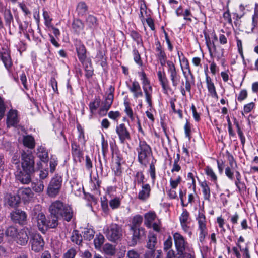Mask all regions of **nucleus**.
Returning <instances> with one entry per match:
<instances>
[{"label":"nucleus","mask_w":258,"mask_h":258,"mask_svg":"<svg viewBox=\"0 0 258 258\" xmlns=\"http://www.w3.org/2000/svg\"><path fill=\"white\" fill-rule=\"evenodd\" d=\"M21 167L18 166L15 172L17 180L22 184H28L35 171L34 157L31 152L23 151L21 153Z\"/></svg>","instance_id":"f257e3e1"},{"label":"nucleus","mask_w":258,"mask_h":258,"mask_svg":"<svg viewBox=\"0 0 258 258\" xmlns=\"http://www.w3.org/2000/svg\"><path fill=\"white\" fill-rule=\"evenodd\" d=\"M173 237L177 258H195L194 248L184 236L178 232H175L173 234Z\"/></svg>","instance_id":"f03ea898"},{"label":"nucleus","mask_w":258,"mask_h":258,"mask_svg":"<svg viewBox=\"0 0 258 258\" xmlns=\"http://www.w3.org/2000/svg\"><path fill=\"white\" fill-rule=\"evenodd\" d=\"M49 210L51 214L68 222L70 221L73 217V212L72 208L60 200L52 202L49 206Z\"/></svg>","instance_id":"7ed1b4c3"},{"label":"nucleus","mask_w":258,"mask_h":258,"mask_svg":"<svg viewBox=\"0 0 258 258\" xmlns=\"http://www.w3.org/2000/svg\"><path fill=\"white\" fill-rule=\"evenodd\" d=\"M136 151L138 162L142 166L146 167L150 163V158L154 157L151 147L145 140H139Z\"/></svg>","instance_id":"20e7f679"},{"label":"nucleus","mask_w":258,"mask_h":258,"mask_svg":"<svg viewBox=\"0 0 258 258\" xmlns=\"http://www.w3.org/2000/svg\"><path fill=\"white\" fill-rule=\"evenodd\" d=\"M139 76L140 77V80L142 84V88L145 95V100L150 108V110H151L153 107L152 103V94H153V88L151 85L150 81L147 77L145 72L144 71L139 72L138 73Z\"/></svg>","instance_id":"39448f33"},{"label":"nucleus","mask_w":258,"mask_h":258,"mask_svg":"<svg viewBox=\"0 0 258 258\" xmlns=\"http://www.w3.org/2000/svg\"><path fill=\"white\" fill-rule=\"evenodd\" d=\"M144 225L148 229L152 228L156 232L161 231L162 222L154 211H149L144 215Z\"/></svg>","instance_id":"423d86ee"},{"label":"nucleus","mask_w":258,"mask_h":258,"mask_svg":"<svg viewBox=\"0 0 258 258\" xmlns=\"http://www.w3.org/2000/svg\"><path fill=\"white\" fill-rule=\"evenodd\" d=\"M40 206H35L31 212V216L33 219H35L39 231L43 233H45L47 230V219L45 214L41 212Z\"/></svg>","instance_id":"0eeeda50"},{"label":"nucleus","mask_w":258,"mask_h":258,"mask_svg":"<svg viewBox=\"0 0 258 258\" xmlns=\"http://www.w3.org/2000/svg\"><path fill=\"white\" fill-rule=\"evenodd\" d=\"M105 234L109 241L118 243L122 239V229L120 225L112 223L107 227Z\"/></svg>","instance_id":"6e6552de"},{"label":"nucleus","mask_w":258,"mask_h":258,"mask_svg":"<svg viewBox=\"0 0 258 258\" xmlns=\"http://www.w3.org/2000/svg\"><path fill=\"white\" fill-rule=\"evenodd\" d=\"M62 182V177L56 174L51 179L47 189V195L51 198H54L60 192Z\"/></svg>","instance_id":"1a4fd4ad"},{"label":"nucleus","mask_w":258,"mask_h":258,"mask_svg":"<svg viewBox=\"0 0 258 258\" xmlns=\"http://www.w3.org/2000/svg\"><path fill=\"white\" fill-rule=\"evenodd\" d=\"M196 219L198 224V230L200 231L199 241L202 244H203L205 237L208 234V229L206 226L207 222L204 214L199 212Z\"/></svg>","instance_id":"9d476101"},{"label":"nucleus","mask_w":258,"mask_h":258,"mask_svg":"<svg viewBox=\"0 0 258 258\" xmlns=\"http://www.w3.org/2000/svg\"><path fill=\"white\" fill-rule=\"evenodd\" d=\"M129 232L131 236L128 239V244L134 246L145 236V229L144 228H130Z\"/></svg>","instance_id":"9b49d317"},{"label":"nucleus","mask_w":258,"mask_h":258,"mask_svg":"<svg viewBox=\"0 0 258 258\" xmlns=\"http://www.w3.org/2000/svg\"><path fill=\"white\" fill-rule=\"evenodd\" d=\"M167 72L169 75L172 86L176 88L180 82L181 77L178 70L176 69L174 63L171 60L167 61Z\"/></svg>","instance_id":"f8f14e48"},{"label":"nucleus","mask_w":258,"mask_h":258,"mask_svg":"<svg viewBox=\"0 0 258 258\" xmlns=\"http://www.w3.org/2000/svg\"><path fill=\"white\" fill-rule=\"evenodd\" d=\"M74 45L78 59L82 64H84L89 58L87 57L86 48L80 40H76Z\"/></svg>","instance_id":"ddd939ff"},{"label":"nucleus","mask_w":258,"mask_h":258,"mask_svg":"<svg viewBox=\"0 0 258 258\" xmlns=\"http://www.w3.org/2000/svg\"><path fill=\"white\" fill-rule=\"evenodd\" d=\"M30 243L31 249L35 252H39L43 250L44 246V241L39 234H34L31 237Z\"/></svg>","instance_id":"4468645a"},{"label":"nucleus","mask_w":258,"mask_h":258,"mask_svg":"<svg viewBox=\"0 0 258 258\" xmlns=\"http://www.w3.org/2000/svg\"><path fill=\"white\" fill-rule=\"evenodd\" d=\"M115 131L121 144H124L126 141L131 140L130 133L124 123L117 125Z\"/></svg>","instance_id":"2eb2a0df"},{"label":"nucleus","mask_w":258,"mask_h":258,"mask_svg":"<svg viewBox=\"0 0 258 258\" xmlns=\"http://www.w3.org/2000/svg\"><path fill=\"white\" fill-rule=\"evenodd\" d=\"M11 218L15 223H18L21 225H24L27 223V214L24 212L19 209L11 213Z\"/></svg>","instance_id":"dca6fc26"},{"label":"nucleus","mask_w":258,"mask_h":258,"mask_svg":"<svg viewBox=\"0 0 258 258\" xmlns=\"http://www.w3.org/2000/svg\"><path fill=\"white\" fill-rule=\"evenodd\" d=\"M227 153L230 166L225 168V173L229 179L233 180L234 179V170L235 167H237V165L233 156L228 152Z\"/></svg>","instance_id":"f3484780"},{"label":"nucleus","mask_w":258,"mask_h":258,"mask_svg":"<svg viewBox=\"0 0 258 258\" xmlns=\"http://www.w3.org/2000/svg\"><path fill=\"white\" fill-rule=\"evenodd\" d=\"M29 234L30 231L28 228H23L19 231L15 240L20 245H26L29 239Z\"/></svg>","instance_id":"a211bd4d"},{"label":"nucleus","mask_w":258,"mask_h":258,"mask_svg":"<svg viewBox=\"0 0 258 258\" xmlns=\"http://www.w3.org/2000/svg\"><path fill=\"white\" fill-rule=\"evenodd\" d=\"M0 57L4 64L5 68L9 73H12V66L13 65L10 51L6 49H3L0 52Z\"/></svg>","instance_id":"6ab92c4d"},{"label":"nucleus","mask_w":258,"mask_h":258,"mask_svg":"<svg viewBox=\"0 0 258 258\" xmlns=\"http://www.w3.org/2000/svg\"><path fill=\"white\" fill-rule=\"evenodd\" d=\"M157 76L163 93L164 94H168V91H171V89L169 86V81L166 76L165 72H162L161 71H158Z\"/></svg>","instance_id":"aec40b11"},{"label":"nucleus","mask_w":258,"mask_h":258,"mask_svg":"<svg viewBox=\"0 0 258 258\" xmlns=\"http://www.w3.org/2000/svg\"><path fill=\"white\" fill-rule=\"evenodd\" d=\"M126 84L130 91L133 94L134 98H138L143 96L141 86L137 80L133 81L131 85L128 84L127 82Z\"/></svg>","instance_id":"412c9836"},{"label":"nucleus","mask_w":258,"mask_h":258,"mask_svg":"<svg viewBox=\"0 0 258 258\" xmlns=\"http://www.w3.org/2000/svg\"><path fill=\"white\" fill-rule=\"evenodd\" d=\"M18 123L17 111L10 110L7 116L6 123L7 127H16Z\"/></svg>","instance_id":"4be33fe9"},{"label":"nucleus","mask_w":258,"mask_h":258,"mask_svg":"<svg viewBox=\"0 0 258 258\" xmlns=\"http://www.w3.org/2000/svg\"><path fill=\"white\" fill-rule=\"evenodd\" d=\"M151 191V187L149 184H142L141 189L138 194V199L143 202L147 201L150 197Z\"/></svg>","instance_id":"5701e85b"},{"label":"nucleus","mask_w":258,"mask_h":258,"mask_svg":"<svg viewBox=\"0 0 258 258\" xmlns=\"http://www.w3.org/2000/svg\"><path fill=\"white\" fill-rule=\"evenodd\" d=\"M207 71L208 67H207L206 70H205V72L206 76V83L208 92L213 98H218V96L216 92V87L212 79L208 75L207 72Z\"/></svg>","instance_id":"b1692460"},{"label":"nucleus","mask_w":258,"mask_h":258,"mask_svg":"<svg viewBox=\"0 0 258 258\" xmlns=\"http://www.w3.org/2000/svg\"><path fill=\"white\" fill-rule=\"evenodd\" d=\"M72 155L75 160L81 162L83 158V151L77 143L73 142L71 143Z\"/></svg>","instance_id":"393cba45"},{"label":"nucleus","mask_w":258,"mask_h":258,"mask_svg":"<svg viewBox=\"0 0 258 258\" xmlns=\"http://www.w3.org/2000/svg\"><path fill=\"white\" fill-rule=\"evenodd\" d=\"M236 179L234 184L237 188V191L240 194H244L246 190L245 183L242 181V176L238 171H235Z\"/></svg>","instance_id":"a878e982"},{"label":"nucleus","mask_w":258,"mask_h":258,"mask_svg":"<svg viewBox=\"0 0 258 258\" xmlns=\"http://www.w3.org/2000/svg\"><path fill=\"white\" fill-rule=\"evenodd\" d=\"M17 194L20 199H22L24 202L30 201L33 196V193L29 187L19 189Z\"/></svg>","instance_id":"bb28decb"},{"label":"nucleus","mask_w":258,"mask_h":258,"mask_svg":"<svg viewBox=\"0 0 258 258\" xmlns=\"http://www.w3.org/2000/svg\"><path fill=\"white\" fill-rule=\"evenodd\" d=\"M86 24L87 28L94 31L98 27L99 22L96 17L93 15L89 14L85 19Z\"/></svg>","instance_id":"cd10ccee"},{"label":"nucleus","mask_w":258,"mask_h":258,"mask_svg":"<svg viewBox=\"0 0 258 258\" xmlns=\"http://www.w3.org/2000/svg\"><path fill=\"white\" fill-rule=\"evenodd\" d=\"M110 149L111 151L112 158H115V163H121L122 160L121 154L118 150V147L112 143H110Z\"/></svg>","instance_id":"c85d7f7f"},{"label":"nucleus","mask_w":258,"mask_h":258,"mask_svg":"<svg viewBox=\"0 0 258 258\" xmlns=\"http://www.w3.org/2000/svg\"><path fill=\"white\" fill-rule=\"evenodd\" d=\"M22 143L24 147L31 150L35 148L36 144L34 138L31 135L23 136Z\"/></svg>","instance_id":"c756f323"},{"label":"nucleus","mask_w":258,"mask_h":258,"mask_svg":"<svg viewBox=\"0 0 258 258\" xmlns=\"http://www.w3.org/2000/svg\"><path fill=\"white\" fill-rule=\"evenodd\" d=\"M72 27L74 33L78 35L84 29V23L79 18L74 19L72 23Z\"/></svg>","instance_id":"7c9ffc66"},{"label":"nucleus","mask_w":258,"mask_h":258,"mask_svg":"<svg viewBox=\"0 0 258 258\" xmlns=\"http://www.w3.org/2000/svg\"><path fill=\"white\" fill-rule=\"evenodd\" d=\"M37 156L40 160L43 162H47L48 161V153L45 147L42 146H39L37 149Z\"/></svg>","instance_id":"2f4dec72"},{"label":"nucleus","mask_w":258,"mask_h":258,"mask_svg":"<svg viewBox=\"0 0 258 258\" xmlns=\"http://www.w3.org/2000/svg\"><path fill=\"white\" fill-rule=\"evenodd\" d=\"M84 68L85 71V76L87 79H89L94 75V69L92 65L91 60L90 58L88 59L87 62L82 64Z\"/></svg>","instance_id":"473e14b6"},{"label":"nucleus","mask_w":258,"mask_h":258,"mask_svg":"<svg viewBox=\"0 0 258 258\" xmlns=\"http://www.w3.org/2000/svg\"><path fill=\"white\" fill-rule=\"evenodd\" d=\"M59 218H60L50 213V215L48 216L47 218V230L50 228H55L58 225V220Z\"/></svg>","instance_id":"72a5a7b5"},{"label":"nucleus","mask_w":258,"mask_h":258,"mask_svg":"<svg viewBox=\"0 0 258 258\" xmlns=\"http://www.w3.org/2000/svg\"><path fill=\"white\" fill-rule=\"evenodd\" d=\"M88 10V7L84 2H80L78 3L76 11L79 17H83L85 16Z\"/></svg>","instance_id":"f704fd0d"},{"label":"nucleus","mask_w":258,"mask_h":258,"mask_svg":"<svg viewBox=\"0 0 258 258\" xmlns=\"http://www.w3.org/2000/svg\"><path fill=\"white\" fill-rule=\"evenodd\" d=\"M204 170L205 174L208 176L210 181L213 182L216 186H218V177L212 168L211 167L207 166L205 168Z\"/></svg>","instance_id":"c9c22d12"},{"label":"nucleus","mask_w":258,"mask_h":258,"mask_svg":"<svg viewBox=\"0 0 258 258\" xmlns=\"http://www.w3.org/2000/svg\"><path fill=\"white\" fill-rule=\"evenodd\" d=\"M143 222V217L140 215H136L134 216L131 223L129 224L130 228H143L141 224Z\"/></svg>","instance_id":"e433bc0d"},{"label":"nucleus","mask_w":258,"mask_h":258,"mask_svg":"<svg viewBox=\"0 0 258 258\" xmlns=\"http://www.w3.org/2000/svg\"><path fill=\"white\" fill-rule=\"evenodd\" d=\"M202 189L204 199L205 200L209 201L211 197V191L206 181H204L200 184Z\"/></svg>","instance_id":"4c0bfd02"},{"label":"nucleus","mask_w":258,"mask_h":258,"mask_svg":"<svg viewBox=\"0 0 258 258\" xmlns=\"http://www.w3.org/2000/svg\"><path fill=\"white\" fill-rule=\"evenodd\" d=\"M20 198L17 195L10 194L8 196L7 203L8 205L12 208L17 207L20 203Z\"/></svg>","instance_id":"58836bf2"},{"label":"nucleus","mask_w":258,"mask_h":258,"mask_svg":"<svg viewBox=\"0 0 258 258\" xmlns=\"http://www.w3.org/2000/svg\"><path fill=\"white\" fill-rule=\"evenodd\" d=\"M4 19L6 26L10 28L11 24L14 22V19L10 9H6L4 11Z\"/></svg>","instance_id":"ea45409f"},{"label":"nucleus","mask_w":258,"mask_h":258,"mask_svg":"<svg viewBox=\"0 0 258 258\" xmlns=\"http://www.w3.org/2000/svg\"><path fill=\"white\" fill-rule=\"evenodd\" d=\"M145 176L142 171H137L134 176L133 184L135 187L136 185H138L144 184L145 182Z\"/></svg>","instance_id":"a19ab883"},{"label":"nucleus","mask_w":258,"mask_h":258,"mask_svg":"<svg viewBox=\"0 0 258 258\" xmlns=\"http://www.w3.org/2000/svg\"><path fill=\"white\" fill-rule=\"evenodd\" d=\"M77 128L78 132V141L80 143L81 145H82L83 146H85L87 140L85 137L84 128L80 124H77Z\"/></svg>","instance_id":"79ce46f5"},{"label":"nucleus","mask_w":258,"mask_h":258,"mask_svg":"<svg viewBox=\"0 0 258 258\" xmlns=\"http://www.w3.org/2000/svg\"><path fill=\"white\" fill-rule=\"evenodd\" d=\"M104 237L102 234H97L94 239V244L95 249L98 250L100 249L102 245L103 244L104 242Z\"/></svg>","instance_id":"37998d69"},{"label":"nucleus","mask_w":258,"mask_h":258,"mask_svg":"<svg viewBox=\"0 0 258 258\" xmlns=\"http://www.w3.org/2000/svg\"><path fill=\"white\" fill-rule=\"evenodd\" d=\"M184 76L185 78V90L188 92L189 93H190L191 92V85L195 84V78L193 74H191V75H189L190 76V79L188 78L187 76L185 75V73L183 71V72Z\"/></svg>","instance_id":"c03bdc74"},{"label":"nucleus","mask_w":258,"mask_h":258,"mask_svg":"<svg viewBox=\"0 0 258 258\" xmlns=\"http://www.w3.org/2000/svg\"><path fill=\"white\" fill-rule=\"evenodd\" d=\"M103 250L104 253L109 256L114 255L116 253L115 247L110 243H106L103 246Z\"/></svg>","instance_id":"a18cd8bd"},{"label":"nucleus","mask_w":258,"mask_h":258,"mask_svg":"<svg viewBox=\"0 0 258 258\" xmlns=\"http://www.w3.org/2000/svg\"><path fill=\"white\" fill-rule=\"evenodd\" d=\"M130 36L137 43V45L143 46L142 35L137 31L132 30L130 32Z\"/></svg>","instance_id":"49530a36"},{"label":"nucleus","mask_w":258,"mask_h":258,"mask_svg":"<svg viewBox=\"0 0 258 258\" xmlns=\"http://www.w3.org/2000/svg\"><path fill=\"white\" fill-rule=\"evenodd\" d=\"M18 232V229L15 227L11 226L6 229L5 233L6 236L15 240Z\"/></svg>","instance_id":"de8ad7c7"},{"label":"nucleus","mask_w":258,"mask_h":258,"mask_svg":"<svg viewBox=\"0 0 258 258\" xmlns=\"http://www.w3.org/2000/svg\"><path fill=\"white\" fill-rule=\"evenodd\" d=\"M100 104V99L99 98H95L93 101L90 102L89 107L91 113L90 118L92 117L93 114L99 107Z\"/></svg>","instance_id":"09e8293b"},{"label":"nucleus","mask_w":258,"mask_h":258,"mask_svg":"<svg viewBox=\"0 0 258 258\" xmlns=\"http://www.w3.org/2000/svg\"><path fill=\"white\" fill-rule=\"evenodd\" d=\"M157 162V160L153 157L152 161L149 163L150 164V168H149V173L152 180V182L154 183L156 179V169H155V164Z\"/></svg>","instance_id":"8fccbe9b"},{"label":"nucleus","mask_w":258,"mask_h":258,"mask_svg":"<svg viewBox=\"0 0 258 258\" xmlns=\"http://www.w3.org/2000/svg\"><path fill=\"white\" fill-rule=\"evenodd\" d=\"M157 243V236L155 234H151L148 236V240L147 248L148 249H155V244Z\"/></svg>","instance_id":"3c124183"},{"label":"nucleus","mask_w":258,"mask_h":258,"mask_svg":"<svg viewBox=\"0 0 258 258\" xmlns=\"http://www.w3.org/2000/svg\"><path fill=\"white\" fill-rule=\"evenodd\" d=\"M71 240L73 243H76L77 245H80L82 242V236L79 233L78 231L74 230L72 233Z\"/></svg>","instance_id":"603ef678"},{"label":"nucleus","mask_w":258,"mask_h":258,"mask_svg":"<svg viewBox=\"0 0 258 258\" xmlns=\"http://www.w3.org/2000/svg\"><path fill=\"white\" fill-rule=\"evenodd\" d=\"M132 53L133 55L134 61L139 66L142 67L143 65V62L141 59V55L139 52V51L136 47H133Z\"/></svg>","instance_id":"864d4df0"},{"label":"nucleus","mask_w":258,"mask_h":258,"mask_svg":"<svg viewBox=\"0 0 258 258\" xmlns=\"http://www.w3.org/2000/svg\"><path fill=\"white\" fill-rule=\"evenodd\" d=\"M258 24V4H255L254 12L252 17V25L251 31H253V29L257 27Z\"/></svg>","instance_id":"5fc2aeb1"},{"label":"nucleus","mask_w":258,"mask_h":258,"mask_svg":"<svg viewBox=\"0 0 258 258\" xmlns=\"http://www.w3.org/2000/svg\"><path fill=\"white\" fill-rule=\"evenodd\" d=\"M31 187L36 192H41L43 190L44 186L43 182L40 180L36 182L32 183Z\"/></svg>","instance_id":"6e6d98bb"},{"label":"nucleus","mask_w":258,"mask_h":258,"mask_svg":"<svg viewBox=\"0 0 258 258\" xmlns=\"http://www.w3.org/2000/svg\"><path fill=\"white\" fill-rule=\"evenodd\" d=\"M181 54L182 55V57L180 61L181 68L182 69L183 66H184V68L187 70L188 74L191 75L192 73L190 70L189 63L187 58L184 55L183 53H181Z\"/></svg>","instance_id":"4d7b16f0"},{"label":"nucleus","mask_w":258,"mask_h":258,"mask_svg":"<svg viewBox=\"0 0 258 258\" xmlns=\"http://www.w3.org/2000/svg\"><path fill=\"white\" fill-rule=\"evenodd\" d=\"M108 142L107 140L105 139V138L103 135H102L101 137V150L102 152V155L103 156L106 162V154L108 152Z\"/></svg>","instance_id":"13d9d810"},{"label":"nucleus","mask_w":258,"mask_h":258,"mask_svg":"<svg viewBox=\"0 0 258 258\" xmlns=\"http://www.w3.org/2000/svg\"><path fill=\"white\" fill-rule=\"evenodd\" d=\"M83 233L84 239L90 241L94 237L95 231L91 228H85Z\"/></svg>","instance_id":"bf43d9fd"},{"label":"nucleus","mask_w":258,"mask_h":258,"mask_svg":"<svg viewBox=\"0 0 258 258\" xmlns=\"http://www.w3.org/2000/svg\"><path fill=\"white\" fill-rule=\"evenodd\" d=\"M205 39H206V44L208 48L210 56H212V52L211 46H212V47L213 48L214 52L215 53H218L216 45H215L214 42L213 41L211 42L209 37H207L206 36H205Z\"/></svg>","instance_id":"052dcab7"},{"label":"nucleus","mask_w":258,"mask_h":258,"mask_svg":"<svg viewBox=\"0 0 258 258\" xmlns=\"http://www.w3.org/2000/svg\"><path fill=\"white\" fill-rule=\"evenodd\" d=\"M239 250L241 252V257L242 258H251L249 247L247 244H245L244 247L239 246Z\"/></svg>","instance_id":"680f3d73"},{"label":"nucleus","mask_w":258,"mask_h":258,"mask_svg":"<svg viewBox=\"0 0 258 258\" xmlns=\"http://www.w3.org/2000/svg\"><path fill=\"white\" fill-rule=\"evenodd\" d=\"M121 204V199L119 197H115L109 201V205L112 209L118 208Z\"/></svg>","instance_id":"e2e57ef3"},{"label":"nucleus","mask_w":258,"mask_h":258,"mask_svg":"<svg viewBox=\"0 0 258 258\" xmlns=\"http://www.w3.org/2000/svg\"><path fill=\"white\" fill-rule=\"evenodd\" d=\"M114 100V98L106 96L105 97V99L102 102V107H104V108H107L109 109L113 103Z\"/></svg>","instance_id":"0e129e2a"},{"label":"nucleus","mask_w":258,"mask_h":258,"mask_svg":"<svg viewBox=\"0 0 258 258\" xmlns=\"http://www.w3.org/2000/svg\"><path fill=\"white\" fill-rule=\"evenodd\" d=\"M182 181L181 177L178 175L176 179L174 180L172 178L170 179V185L172 189H176Z\"/></svg>","instance_id":"69168bd1"},{"label":"nucleus","mask_w":258,"mask_h":258,"mask_svg":"<svg viewBox=\"0 0 258 258\" xmlns=\"http://www.w3.org/2000/svg\"><path fill=\"white\" fill-rule=\"evenodd\" d=\"M189 218V213L186 209H183V212L179 217V221L180 223H189L188 220Z\"/></svg>","instance_id":"338daca9"},{"label":"nucleus","mask_w":258,"mask_h":258,"mask_svg":"<svg viewBox=\"0 0 258 258\" xmlns=\"http://www.w3.org/2000/svg\"><path fill=\"white\" fill-rule=\"evenodd\" d=\"M43 16L44 19V23L45 25L48 27H50L51 25V22L52 21V19L50 18L49 16V13L47 11L43 10Z\"/></svg>","instance_id":"774afa93"}]
</instances>
